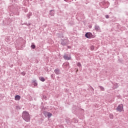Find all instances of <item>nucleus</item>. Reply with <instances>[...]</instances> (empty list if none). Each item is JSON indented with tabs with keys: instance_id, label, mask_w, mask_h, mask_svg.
I'll return each instance as SVG.
<instances>
[{
	"instance_id": "nucleus-1",
	"label": "nucleus",
	"mask_w": 128,
	"mask_h": 128,
	"mask_svg": "<svg viewBox=\"0 0 128 128\" xmlns=\"http://www.w3.org/2000/svg\"><path fill=\"white\" fill-rule=\"evenodd\" d=\"M22 118L25 122H28L30 120V114L26 111H24L22 114Z\"/></svg>"
},
{
	"instance_id": "nucleus-2",
	"label": "nucleus",
	"mask_w": 128,
	"mask_h": 128,
	"mask_svg": "<svg viewBox=\"0 0 128 128\" xmlns=\"http://www.w3.org/2000/svg\"><path fill=\"white\" fill-rule=\"evenodd\" d=\"M43 114L44 116H46V118H50L52 116V114L50 112H44Z\"/></svg>"
},
{
	"instance_id": "nucleus-3",
	"label": "nucleus",
	"mask_w": 128,
	"mask_h": 128,
	"mask_svg": "<svg viewBox=\"0 0 128 128\" xmlns=\"http://www.w3.org/2000/svg\"><path fill=\"white\" fill-rule=\"evenodd\" d=\"M116 110L121 112L122 110H124V105L122 104L118 105V106L116 108Z\"/></svg>"
},
{
	"instance_id": "nucleus-4",
	"label": "nucleus",
	"mask_w": 128,
	"mask_h": 128,
	"mask_svg": "<svg viewBox=\"0 0 128 128\" xmlns=\"http://www.w3.org/2000/svg\"><path fill=\"white\" fill-rule=\"evenodd\" d=\"M62 67L64 68L66 70H68V68H70V63L66 62L63 64Z\"/></svg>"
},
{
	"instance_id": "nucleus-5",
	"label": "nucleus",
	"mask_w": 128,
	"mask_h": 128,
	"mask_svg": "<svg viewBox=\"0 0 128 128\" xmlns=\"http://www.w3.org/2000/svg\"><path fill=\"white\" fill-rule=\"evenodd\" d=\"M64 60H72V57L70 56V54H64Z\"/></svg>"
},
{
	"instance_id": "nucleus-6",
	"label": "nucleus",
	"mask_w": 128,
	"mask_h": 128,
	"mask_svg": "<svg viewBox=\"0 0 128 128\" xmlns=\"http://www.w3.org/2000/svg\"><path fill=\"white\" fill-rule=\"evenodd\" d=\"M85 36L87 38H92V34L90 32H87Z\"/></svg>"
},
{
	"instance_id": "nucleus-7",
	"label": "nucleus",
	"mask_w": 128,
	"mask_h": 128,
	"mask_svg": "<svg viewBox=\"0 0 128 128\" xmlns=\"http://www.w3.org/2000/svg\"><path fill=\"white\" fill-rule=\"evenodd\" d=\"M54 72L56 74H60V69H58V68L56 69V70H54Z\"/></svg>"
},
{
	"instance_id": "nucleus-8",
	"label": "nucleus",
	"mask_w": 128,
	"mask_h": 128,
	"mask_svg": "<svg viewBox=\"0 0 128 128\" xmlns=\"http://www.w3.org/2000/svg\"><path fill=\"white\" fill-rule=\"evenodd\" d=\"M95 30H97L98 32H100V26H96Z\"/></svg>"
},
{
	"instance_id": "nucleus-9",
	"label": "nucleus",
	"mask_w": 128,
	"mask_h": 128,
	"mask_svg": "<svg viewBox=\"0 0 128 128\" xmlns=\"http://www.w3.org/2000/svg\"><path fill=\"white\" fill-rule=\"evenodd\" d=\"M15 100H20V96L16 95L15 96Z\"/></svg>"
},
{
	"instance_id": "nucleus-10",
	"label": "nucleus",
	"mask_w": 128,
	"mask_h": 128,
	"mask_svg": "<svg viewBox=\"0 0 128 128\" xmlns=\"http://www.w3.org/2000/svg\"><path fill=\"white\" fill-rule=\"evenodd\" d=\"M50 16H54V10H51L50 11Z\"/></svg>"
},
{
	"instance_id": "nucleus-11",
	"label": "nucleus",
	"mask_w": 128,
	"mask_h": 128,
	"mask_svg": "<svg viewBox=\"0 0 128 128\" xmlns=\"http://www.w3.org/2000/svg\"><path fill=\"white\" fill-rule=\"evenodd\" d=\"M32 12H30L28 14H27V16L28 18H30V16H32Z\"/></svg>"
},
{
	"instance_id": "nucleus-12",
	"label": "nucleus",
	"mask_w": 128,
	"mask_h": 128,
	"mask_svg": "<svg viewBox=\"0 0 128 128\" xmlns=\"http://www.w3.org/2000/svg\"><path fill=\"white\" fill-rule=\"evenodd\" d=\"M39 80L41 82H44V80H46V79H44V77H39Z\"/></svg>"
},
{
	"instance_id": "nucleus-13",
	"label": "nucleus",
	"mask_w": 128,
	"mask_h": 128,
	"mask_svg": "<svg viewBox=\"0 0 128 128\" xmlns=\"http://www.w3.org/2000/svg\"><path fill=\"white\" fill-rule=\"evenodd\" d=\"M32 84H34V86H38V82H36V80H34L32 81Z\"/></svg>"
},
{
	"instance_id": "nucleus-14",
	"label": "nucleus",
	"mask_w": 128,
	"mask_h": 128,
	"mask_svg": "<svg viewBox=\"0 0 128 128\" xmlns=\"http://www.w3.org/2000/svg\"><path fill=\"white\" fill-rule=\"evenodd\" d=\"M76 66H78L79 68H82V64L80 62H78Z\"/></svg>"
},
{
	"instance_id": "nucleus-15",
	"label": "nucleus",
	"mask_w": 128,
	"mask_h": 128,
	"mask_svg": "<svg viewBox=\"0 0 128 128\" xmlns=\"http://www.w3.org/2000/svg\"><path fill=\"white\" fill-rule=\"evenodd\" d=\"M42 100H48V97L44 95L42 97Z\"/></svg>"
},
{
	"instance_id": "nucleus-16",
	"label": "nucleus",
	"mask_w": 128,
	"mask_h": 128,
	"mask_svg": "<svg viewBox=\"0 0 128 128\" xmlns=\"http://www.w3.org/2000/svg\"><path fill=\"white\" fill-rule=\"evenodd\" d=\"M73 122H75V124H77V122L78 121V120L77 118H74L73 119Z\"/></svg>"
},
{
	"instance_id": "nucleus-17",
	"label": "nucleus",
	"mask_w": 128,
	"mask_h": 128,
	"mask_svg": "<svg viewBox=\"0 0 128 128\" xmlns=\"http://www.w3.org/2000/svg\"><path fill=\"white\" fill-rule=\"evenodd\" d=\"M110 118H111V120H112V118H114V115H112V114H110Z\"/></svg>"
},
{
	"instance_id": "nucleus-18",
	"label": "nucleus",
	"mask_w": 128,
	"mask_h": 128,
	"mask_svg": "<svg viewBox=\"0 0 128 128\" xmlns=\"http://www.w3.org/2000/svg\"><path fill=\"white\" fill-rule=\"evenodd\" d=\"M90 50H94V46H91Z\"/></svg>"
},
{
	"instance_id": "nucleus-19",
	"label": "nucleus",
	"mask_w": 128,
	"mask_h": 128,
	"mask_svg": "<svg viewBox=\"0 0 128 128\" xmlns=\"http://www.w3.org/2000/svg\"><path fill=\"white\" fill-rule=\"evenodd\" d=\"M31 48H32L34 49V48H36V46L34 44H32L31 46Z\"/></svg>"
},
{
	"instance_id": "nucleus-20",
	"label": "nucleus",
	"mask_w": 128,
	"mask_h": 128,
	"mask_svg": "<svg viewBox=\"0 0 128 128\" xmlns=\"http://www.w3.org/2000/svg\"><path fill=\"white\" fill-rule=\"evenodd\" d=\"M101 90H104V87L102 86H100Z\"/></svg>"
},
{
	"instance_id": "nucleus-21",
	"label": "nucleus",
	"mask_w": 128,
	"mask_h": 128,
	"mask_svg": "<svg viewBox=\"0 0 128 128\" xmlns=\"http://www.w3.org/2000/svg\"><path fill=\"white\" fill-rule=\"evenodd\" d=\"M105 18H109L110 16H108V15H106L105 16Z\"/></svg>"
},
{
	"instance_id": "nucleus-22",
	"label": "nucleus",
	"mask_w": 128,
	"mask_h": 128,
	"mask_svg": "<svg viewBox=\"0 0 128 128\" xmlns=\"http://www.w3.org/2000/svg\"><path fill=\"white\" fill-rule=\"evenodd\" d=\"M64 41H62V42H61V44H62L63 46H64V44H66L64 43Z\"/></svg>"
},
{
	"instance_id": "nucleus-23",
	"label": "nucleus",
	"mask_w": 128,
	"mask_h": 128,
	"mask_svg": "<svg viewBox=\"0 0 128 128\" xmlns=\"http://www.w3.org/2000/svg\"><path fill=\"white\" fill-rule=\"evenodd\" d=\"M22 76H26V73H24V72H22Z\"/></svg>"
},
{
	"instance_id": "nucleus-24",
	"label": "nucleus",
	"mask_w": 128,
	"mask_h": 128,
	"mask_svg": "<svg viewBox=\"0 0 128 128\" xmlns=\"http://www.w3.org/2000/svg\"><path fill=\"white\" fill-rule=\"evenodd\" d=\"M12 2H18V0H12Z\"/></svg>"
},
{
	"instance_id": "nucleus-25",
	"label": "nucleus",
	"mask_w": 128,
	"mask_h": 128,
	"mask_svg": "<svg viewBox=\"0 0 128 128\" xmlns=\"http://www.w3.org/2000/svg\"><path fill=\"white\" fill-rule=\"evenodd\" d=\"M12 66H14V65L11 66V68H12Z\"/></svg>"
},
{
	"instance_id": "nucleus-26",
	"label": "nucleus",
	"mask_w": 128,
	"mask_h": 128,
	"mask_svg": "<svg viewBox=\"0 0 128 128\" xmlns=\"http://www.w3.org/2000/svg\"><path fill=\"white\" fill-rule=\"evenodd\" d=\"M66 0H64V2H66Z\"/></svg>"
},
{
	"instance_id": "nucleus-27",
	"label": "nucleus",
	"mask_w": 128,
	"mask_h": 128,
	"mask_svg": "<svg viewBox=\"0 0 128 128\" xmlns=\"http://www.w3.org/2000/svg\"><path fill=\"white\" fill-rule=\"evenodd\" d=\"M7 42H8V40H7Z\"/></svg>"
},
{
	"instance_id": "nucleus-28",
	"label": "nucleus",
	"mask_w": 128,
	"mask_h": 128,
	"mask_svg": "<svg viewBox=\"0 0 128 128\" xmlns=\"http://www.w3.org/2000/svg\"><path fill=\"white\" fill-rule=\"evenodd\" d=\"M68 48H70V46H68Z\"/></svg>"
},
{
	"instance_id": "nucleus-29",
	"label": "nucleus",
	"mask_w": 128,
	"mask_h": 128,
	"mask_svg": "<svg viewBox=\"0 0 128 128\" xmlns=\"http://www.w3.org/2000/svg\"><path fill=\"white\" fill-rule=\"evenodd\" d=\"M18 108V106H16V108Z\"/></svg>"
}]
</instances>
